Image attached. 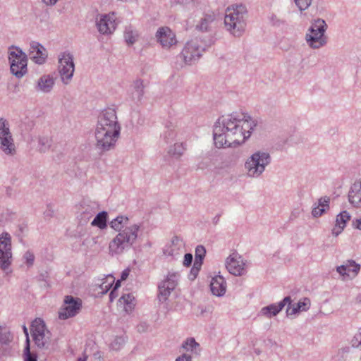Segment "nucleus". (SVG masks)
<instances>
[{
    "mask_svg": "<svg viewBox=\"0 0 361 361\" xmlns=\"http://www.w3.org/2000/svg\"><path fill=\"white\" fill-rule=\"evenodd\" d=\"M271 161V157L267 152L257 151L253 153L245 163L247 176L259 178Z\"/></svg>",
    "mask_w": 361,
    "mask_h": 361,
    "instance_id": "obj_4",
    "label": "nucleus"
},
{
    "mask_svg": "<svg viewBox=\"0 0 361 361\" xmlns=\"http://www.w3.org/2000/svg\"><path fill=\"white\" fill-rule=\"evenodd\" d=\"M138 35L131 27H126L124 31V39L128 45L133 44L137 39Z\"/></svg>",
    "mask_w": 361,
    "mask_h": 361,
    "instance_id": "obj_37",
    "label": "nucleus"
},
{
    "mask_svg": "<svg viewBox=\"0 0 361 361\" xmlns=\"http://www.w3.org/2000/svg\"><path fill=\"white\" fill-rule=\"evenodd\" d=\"M219 219H220V214H217L216 215L214 219H213V224L214 225H216L218 224V222L219 221Z\"/></svg>",
    "mask_w": 361,
    "mask_h": 361,
    "instance_id": "obj_60",
    "label": "nucleus"
},
{
    "mask_svg": "<svg viewBox=\"0 0 361 361\" xmlns=\"http://www.w3.org/2000/svg\"><path fill=\"white\" fill-rule=\"evenodd\" d=\"M294 2L302 13L311 6L312 0H294Z\"/></svg>",
    "mask_w": 361,
    "mask_h": 361,
    "instance_id": "obj_43",
    "label": "nucleus"
},
{
    "mask_svg": "<svg viewBox=\"0 0 361 361\" xmlns=\"http://www.w3.org/2000/svg\"><path fill=\"white\" fill-rule=\"evenodd\" d=\"M59 0H42V1L47 6L55 5Z\"/></svg>",
    "mask_w": 361,
    "mask_h": 361,
    "instance_id": "obj_58",
    "label": "nucleus"
},
{
    "mask_svg": "<svg viewBox=\"0 0 361 361\" xmlns=\"http://www.w3.org/2000/svg\"><path fill=\"white\" fill-rule=\"evenodd\" d=\"M350 343L352 346L355 348L361 346V328L359 329L358 332L356 333L351 339Z\"/></svg>",
    "mask_w": 361,
    "mask_h": 361,
    "instance_id": "obj_45",
    "label": "nucleus"
},
{
    "mask_svg": "<svg viewBox=\"0 0 361 361\" xmlns=\"http://www.w3.org/2000/svg\"><path fill=\"white\" fill-rule=\"evenodd\" d=\"M178 274L173 273L169 274L166 279L159 286V300L164 302L170 295L171 292L175 289L178 284Z\"/></svg>",
    "mask_w": 361,
    "mask_h": 361,
    "instance_id": "obj_13",
    "label": "nucleus"
},
{
    "mask_svg": "<svg viewBox=\"0 0 361 361\" xmlns=\"http://www.w3.org/2000/svg\"><path fill=\"white\" fill-rule=\"evenodd\" d=\"M94 135L95 147L102 154L110 150L115 146L120 131L96 128Z\"/></svg>",
    "mask_w": 361,
    "mask_h": 361,
    "instance_id": "obj_6",
    "label": "nucleus"
},
{
    "mask_svg": "<svg viewBox=\"0 0 361 361\" xmlns=\"http://www.w3.org/2000/svg\"><path fill=\"white\" fill-rule=\"evenodd\" d=\"M256 126V121L247 114L233 113L226 117L222 116L214 126L215 146L221 148L244 143Z\"/></svg>",
    "mask_w": 361,
    "mask_h": 361,
    "instance_id": "obj_1",
    "label": "nucleus"
},
{
    "mask_svg": "<svg viewBox=\"0 0 361 361\" xmlns=\"http://www.w3.org/2000/svg\"><path fill=\"white\" fill-rule=\"evenodd\" d=\"M360 270V265L354 260H347L343 264L337 267V272L345 279L346 277H355Z\"/></svg>",
    "mask_w": 361,
    "mask_h": 361,
    "instance_id": "obj_18",
    "label": "nucleus"
},
{
    "mask_svg": "<svg viewBox=\"0 0 361 361\" xmlns=\"http://www.w3.org/2000/svg\"><path fill=\"white\" fill-rule=\"evenodd\" d=\"M205 254L206 250H195V262L190 271V274L193 276V279L196 278L201 269Z\"/></svg>",
    "mask_w": 361,
    "mask_h": 361,
    "instance_id": "obj_26",
    "label": "nucleus"
},
{
    "mask_svg": "<svg viewBox=\"0 0 361 361\" xmlns=\"http://www.w3.org/2000/svg\"><path fill=\"white\" fill-rule=\"evenodd\" d=\"M132 87L133 89L131 93L132 99L137 102L141 101L145 92V85H144V81L142 79H137L133 82Z\"/></svg>",
    "mask_w": 361,
    "mask_h": 361,
    "instance_id": "obj_27",
    "label": "nucleus"
},
{
    "mask_svg": "<svg viewBox=\"0 0 361 361\" xmlns=\"http://www.w3.org/2000/svg\"><path fill=\"white\" fill-rule=\"evenodd\" d=\"M191 356L187 354H183L178 357L175 361H191Z\"/></svg>",
    "mask_w": 361,
    "mask_h": 361,
    "instance_id": "obj_53",
    "label": "nucleus"
},
{
    "mask_svg": "<svg viewBox=\"0 0 361 361\" xmlns=\"http://www.w3.org/2000/svg\"><path fill=\"white\" fill-rule=\"evenodd\" d=\"M28 56L35 63L43 64L47 58V52L40 43L32 41L30 43Z\"/></svg>",
    "mask_w": 361,
    "mask_h": 361,
    "instance_id": "obj_14",
    "label": "nucleus"
},
{
    "mask_svg": "<svg viewBox=\"0 0 361 361\" xmlns=\"http://www.w3.org/2000/svg\"><path fill=\"white\" fill-rule=\"evenodd\" d=\"M59 64L61 80L64 84H68L73 78L75 71L73 56L69 52H63L59 56Z\"/></svg>",
    "mask_w": 361,
    "mask_h": 361,
    "instance_id": "obj_8",
    "label": "nucleus"
},
{
    "mask_svg": "<svg viewBox=\"0 0 361 361\" xmlns=\"http://www.w3.org/2000/svg\"><path fill=\"white\" fill-rule=\"evenodd\" d=\"M81 306V300L79 298H74L71 295L66 296L63 307L59 312V318L66 319L75 316L79 312Z\"/></svg>",
    "mask_w": 361,
    "mask_h": 361,
    "instance_id": "obj_11",
    "label": "nucleus"
},
{
    "mask_svg": "<svg viewBox=\"0 0 361 361\" xmlns=\"http://www.w3.org/2000/svg\"><path fill=\"white\" fill-rule=\"evenodd\" d=\"M16 216V214L9 209H6L0 213V226H4L8 222L13 220Z\"/></svg>",
    "mask_w": 361,
    "mask_h": 361,
    "instance_id": "obj_39",
    "label": "nucleus"
},
{
    "mask_svg": "<svg viewBox=\"0 0 361 361\" xmlns=\"http://www.w3.org/2000/svg\"><path fill=\"white\" fill-rule=\"evenodd\" d=\"M16 51H12L9 54L10 65L11 63L21 65V63L27 64V56L20 48L16 47Z\"/></svg>",
    "mask_w": 361,
    "mask_h": 361,
    "instance_id": "obj_29",
    "label": "nucleus"
},
{
    "mask_svg": "<svg viewBox=\"0 0 361 361\" xmlns=\"http://www.w3.org/2000/svg\"><path fill=\"white\" fill-rule=\"evenodd\" d=\"M114 281H115V279L114 278V276L111 275H109L106 278V281H104L100 285V288L102 290V293H107L108 290L112 287L113 284L114 283Z\"/></svg>",
    "mask_w": 361,
    "mask_h": 361,
    "instance_id": "obj_42",
    "label": "nucleus"
},
{
    "mask_svg": "<svg viewBox=\"0 0 361 361\" xmlns=\"http://www.w3.org/2000/svg\"><path fill=\"white\" fill-rule=\"evenodd\" d=\"M12 188L11 187H6V192L8 197L11 196Z\"/></svg>",
    "mask_w": 361,
    "mask_h": 361,
    "instance_id": "obj_62",
    "label": "nucleus"
},
{
    "mask_svg": "<svg viewBox=\"0 0 361 361\" xmlns=\"http://www.w3.org/2000/svg\"><path fill=\"white\" fill-rule=\"evenodd\" d=\"M108 213L105 211L99 212L93 219L91 225L97 226L100 229H104L107 227Z\"/></svg>",
    "mask_w": 361,
    "mask_h": 361,
    "instance_id": "obj_31",
    "label": "nucleus"
},
{
    "mask_svg": "<svg viewBox=\"0 0 361 361\" xmlns=\"http://www.w3.org/2000/svg\"><path fill=\"white\" fill-rule=\"evenodd\" d=\"M290 297L286 296L278 303L271 304L262 307L259 312V316H263L270 319L272 317L276 316L287 304L290 305Z\"/></svg>",
    "mask_w": 361,
    "mask_h": 361,
    "instance_id": "obj_15",
    "label": "nucleus"
},
{
    "mask_svg": "<svg viewBox=\"0 0 361 361\" xmlns=\"http://www.w3.org/2000/svg\"><path fill=\"white\" fill-rule=\"evenodd\" d=\"M171 246L177 248H181L185 246V243L182 238L178 236H174L171 240Z\"/></svg>",
    "mask_w": 361,
    "mask_h": 361,
    "instance_id": "obj_47",
    "label": "nucleus"
},
{
    "mask_svg": "<svg viewBox=\"0 0 361 361\" xmlns=\"http://www.w3.org/2000/svg\"><path fill=\"white\" fill-rule=\"evenodd\" d=\"M166 130L162 135V137L166 144L171 143L176 135L175 126L171 122H167L166 124Z\"/></svg>",
    "mask_w": 361,
    "mask_h": 361,
    "instance_id": "obj_33",
    "label": "nucleus"
},
{
    "mask_svg": "<svg viewBox=\"0 0 361 361\" xmlns=\"http://www.w3.org/2000/svg\"><path fill=\"white\" fill-rule=\"evenodd\" d=\"M98 31L102 35L111 34L116 29V23L114 14L101 16L99 20L97 21Z\"/></svg>",
    "mask_w": 361,
    "mask_h": 361,
    "instance_id": "obj_16",
    "label": "nucleus"
},
{
    "mask_svg": "<svg viewBox=\"0 0 361 361\" xmlns=\"http://www.w3.org/2000/svg\"><path fill=\"white\" fill-rule=\"evenodd\" d=\"M27 231V225L20 224L18 226V231H17V235L20 236L21 234L24 233Z\"/></svg>",
    "mask_w": 361,
    "mask_h": 361,
    "instance_id": "obj_54",
    "label": "nucleus"
},
{
    "mask_svg": "<svg viewBox=\"0 0 361 361\" xmlns=\"http://www.w3.org/2000/svg\"><path fill=\"white\" fill-rule=\"evenodd\" d=\"M54 85V78L52 75H43L41 76L36 86V90L37 91H41L44 93H49L51 91Z\"/></svg>",
    "mask_w": 361,
    "mask_h": 361,
    "instance_id": "obj_23",
    "label": "nucleus"
},
{
    "mask_svg": "<svg viewBox=\"0 0 361 361\" xmlns=\"http://www.w3.org/2000/svg\"><path fill=\"white\" fill-rule=\"evenodd\" d=\"M122 280H118L115 284H114V286L113 288L114 290H117V289L121 286V282Z\"/></svg>",
    "mask_w": 361,
    "mask_h": 361,
    "instance_id": "obj_61",
    "label": "nucleus"
},
{
    "mask_svg": "<svg viewBox=\"0 0 361 361\" xmlns=\"http://www.w3.org/2000/svg\"><path fill=\"white\" fill-rule=\"evenodd\" d=\"M288 307L286 309V314L288 317L296 315L300 312H305L308 310L311 305L310 300L307 298H304L299 300L297 303L287 304Z\"/></svg>",
    "mask_w": 361,
    "mask_h": 361,
    "instance_id": "obj_19",
    "label": "nucleus"
},
{
    "mask_svg": "<svg viewBox=\"0 0 361 361\" xmlns=\"http://www.w3.org/2000/svg\"><path fill=\"white\" fill-rule=\"evenodd\" d=\"M193 256L190 253H187L184 256L183 264L185 267H190L192 264Z\"/></svg>",
    "mask_w": 361,
    "mask_h": 361,
    "instance_id": "obj_51",
    "label": "nucleus"
},
{
    "mask_svg": "<svg viewBox=\"0 0 361 361\" xmlns=\"http://www.w3.org/2000/svg\"><path fill=\"white\" fill-rule=\"evenodd\" d=\"M23 331H24V332H25V335H26V336H27V339H28V340H29V338H28L27 329V328H26V326H23ZM27 340H26V342H27Z\"/></svg>",
    "mask_w": 361,
    "mask_h": 361,
    "instance_id": "obj_63",
    "label": "nucleus"
},
{
    "mask_svg": "<svg viewBox=\"0 0 361 361\" xmlns=\"http://www.w3.org/2000/svg\"><path fill=\"white\" fill-rule=\"evenodd\" d=\"M246 264L242 256L236 252H233L226 261V267L229 273L235 276H241L245 273Z\"/></svg>",
    "mask_w": 361,
    "mask_h": 361,
    "instance_id": "obj_12",
    "label": "nucleus"
},
{
    "mask_svg": "<svg viewBox=\"0 0 361 361\" xmlns=\"http://www.w3.org/2000/svg\"><path fill=\"white\" fill-rule=\"evenodd\" d=\"M0 149L7 156H14L16 147L10 123L4 118H0Z\"/></svg>",
    "mask_w": 361,
    "mask_h": 361,
    "instance_id": "obj_7",
    "label": "nucleus"
},
{
    "mask_svg": "<svg viewBox=\"0 0 361 361\" xmlns=\"http://www.w3.org/2000/svg\"><path fill=\"white\" fill-rule=\"evenodd\" d=\"M139 228L138 225L133 224L130 226H126L121 231L113 240L117 244V248H120V246H123L121 248H124V247L133 245L137 238Z\"/></svg>",
    "mask_w": 361,
    "mask_h": 361,
    "instance_id": "obj_10",
    "label": "nucleus"
},
{
    "mask_svg": "<svg viewBox=\"0 0 361 361\" xmlns=\"http://www.w3.org/2000/svg\"><path fill=\"white\" fill-rule=\"evenodd\" d=\"M348 197L349 202L353 207L356 208L361 207V180H356L351 185Z\"/></svg>",
    "mask_w": 361,
    "mask_h": 361,
    "instance_id": "obj_20",
    "label": "nucleus"
},
{
    "mask_svg": "<svg viewBox=\"0 0 361 361\" xmlns=\"http://www.w3.org/2000/svg\"><path fill=\"white\" fill-rule=\"evenodd\" d=\"M128 218L125 216H118L110 222V226L115 231L119 232L128 224Z\"/></svg>",
    "mask_w": 361,
    "mask_h": 361,
    "instance_id": "obj_34",
    "label": "nucleus"
},
{
    "mask_svg": "<svg viewBox=\"0 0 361 361\" xmlns=\"http://www.w3.org/2000/svg\"><path fill=\"white\" fill-rule=\"evenodd\" d=\"M214 42L212 38L203 40L196 37L188 41L184 46L180 57L183 58L185 64L191 65L197 61L205 50L211 47Z\"/></svg>",
    "mask_w": 361,
    "mask_h": 361,
    "instance_id": "obj_3",
    "label": "nucleus"
},
{
    "mask_svg": "<svg viewBox=\"0 0 361 361\" xmlns=\"http://www.w3.org/2000/svg\"><path fill=\"white\" fill-rule=\"evenodd\" d=\"M156 37L161 45L164 48H170L176 44L175 34L172 30L167 27H160L156 33Z\"/></svg>",
    "mask_w": 361,
    "mask_h": 361,
    "instance_id": "obj_17",
    "label": "nucleus"
},
{
    "mask_svg": "<svg viewBox=\"0 0 361 361\" xmlns=\"http://www.w3.org/2000/svg\"><path fill=\"white\" fill-rule=\"evenodd\" d=\"M11 72L16 78H22L27 71V63H21V65L11 63L10 65Z\"/></svg>",
    "mask_w": 361,
    "mask_h": 361,
    "instance_id": "obj_35",
    "label": "nucleus"
},
{
    "mask_svg": "<svg viewBox=\"0 0 361 361\" xmlns=\"http://www.w3.org/2000/svg\"><path fill=\"white\" fill-rule=\"evenodd\" d=\"M350 215L347 211H343L336 216V225L332 229V234L337 236L340 234L347 222L350 219Z\"/></svg>",
    "mask_w": 361,
    "mask_h": 361,
    "instance_id": "obj_24",
    "label": "nucleus"
},
{
    "mask_svg": "<svg viewBox=\"0 0 361 361\" xmlns=\"http://www.w3.org/2000/svg\"><path fill=\"white\" fill-rule=\"evenodd\" d=\"M247 18L248 12L245 5H232L226 10L224 24L233 36L240 37L245 32Z\"/></svg>",
    "mask_w": 361,
    "mask_h": 361,
    "instance_id": "obj_2",
    "label": "nucleus"
},
{
    "mask_svg": "<svg viewBox=\"0 0 361 361\" xmlns=\"http://www.w3.org/2000/svg\"><path fill=\"white\" fill-rule=\"evenodd\" d=\"M212 16H207L202 18L200 23L196 25V29L200 31H207L209 24L213 21Z\"/></svg>",
    "mask_w": 361,
    "mask_h": 361,
    "instance_id": "obj_40",
    "label": "nucleus"
},
{
    "mask_svg": "<svg viewBox=\"0 0 361 361\" xmlns=\"http://www.w3.org/2000/svg\"><path fill=\"white\" fill-rule=\"evenodd\" d=\"M123 343L124 340L122 337H116L111 343V348L114 350H118Z\"/></svg>",
    "mask_w": 361,
    "mask_h": 361,
    "instance_id": "obj_49",
    "label": "nucleus"
},
{
    "mask_svg": "<svg viewBox=\"0 0 361 361\" xmlns=\"http://www.w3.org/2000/svg\"><path fill=\"white\" fill-rule=\"evenodd\" d=\"M130 269L128 268L124 269L121 275V280L125 281L129 276L130 274Z\"/></svg>",
    "mask_w": 361,
    "mask_h": 361,
    "instance_id": "obj_55",
    "label": "nucleus"
},
{
    "mask_svg": "<svg viewBox=\"0 0 361 361\" xmlns=\"http://www.w3.org/2000/svg\"><path fill=\"white\" fill-rule=\"evenodd\" d=\"M325 208H322L319 206L313 208L312 214L314 217L321 216L325 212Z\"/></svg>",
    "mask_w": 361,
    "mask_h": 361,
    "instance_id": "obj_50",
    "label": "nucleus"
},
{
    "mask_svg": "<svg viewBox=\"0 0 361 361\" xmlns=\"http://www.w3.org/2000/svg\"><path fill=\"white\" fill-rule=\"evenodd\" d=\"M44 215L46 218H51L54 215V210L50 205L47 206V209L44 211Z\"/></svg>",
    "mask_w": 361,
    "mask_h": 361,
    "instance_id": "obj_52",
    "label": "nucleus"
},
{
    "mask_svg": "<svg viewBox=\"0 0 361 361\" xmlns=\"http://www.w3.org/2000/svg\"><path fill=\"white\" fill-rule=\"evenodd\" d=\"M11 250H0V269L3 270L6 274L11 272L10 266L12 262Z\"/></svg>",
    "mask_w": 361,
    "mask_h": 361,
    "instance_id": "obj_25",
    "label": "nucleus"
},
{
    "mask_svg": "<svg viewBox=\"0 0 361 361\" xmlns=\"http://www.w3.org/2000/svg\"><path fill=\"white\" fill-rule=\"evenodd\" d=\"M188 0H171V4H186Z\"/></svg>",
    "mask_w": 361,
    "mask_h": 361,
    "instance_id": "obj_59",
    "label": "nucleus"
},
{
    "mask_svg": "<svg viewBox=\"0 0 361 361\" xmlns=\"http://www.w3.org/2000/svg\"><path fill=\"white\" fill-rule=\"evenodd\" d=\"M354 228L361 230V219H357L353 221Z\"/></svg>",
    "mask_w": 361,
    "mask_h": 361,
    "instance_id": "obj_56",
    "label": "nucleus"
},
{
    "mask_svg": "<svg viewBox=\"0 0 361 361\" xmlns=\"http://www.w3.org/2000/svg\"><path fill=\"white\" fill-rule=\"evenodd\" d=\"M99 209V204L94 201L83 200L80 204V212L85 219H90Z\"/></svg>",
    "mask_w": 361,
    "mask_h": 361,
    "instance_id": "obj_21",
    "label": "nucleus"
},
{
    "mask_svg": "<svg viewBox=\"0 0 361 361\" xmlns=\"http://www.w3.org/2000/svg\"><path fill=\"white\" fill-rule=\"evenodd\" d=\"M329 202H330V198L327 196H324L321 197L319 200V204L318 206L322 208H325L326 209H329Z\"/></svg>",
    "mask_w": 361,
    "mask_h": 361,
    "instance_id": "obj_48",
    "label": "nucleus"
},
{
    "mask_svg": "<svg viewBox=\"0 0 361 361\" xmlns=\"http://www.w3.org/2000/svg\"><path fill=\"white\" fill-rule=\"evenodd\" d=\"M24 259L25 260V263L28 267H32L34 264L35 256L33 253L30 251H27L24 255Z\"/></svg>",
    "mask_w": 361,
    "mask_h": 361,
    "instance_id": "obj_46",
    "label": "nucleus"
},
{
    "mask_svg": "<svg viewBox=\"0 0 361 361\" xmlns=\"http://www.w3.org/2000/svg\"><path fill=\"white\" fill-rule=\"evenodd\" d=\"M212 293L216 296H222L226 290V283L222 276L217 275L212 278L210 283Z\"/></svg>",
    "mask_w": 361,
    "mask_h": 361,
    "instance_id": "obj_22",
    "label": "nucleus"
},
{
    "mask_svg": "<svg viewBox=\"0 0 361 361\" xmlns=\"http://www.w3.org/2000/svg\"><path fill=\"white\" fill-rule=\"evenodd\" d=\"M185 151L183 143H176L173 147H170L169 154L173 156L180 157Z\"/></svg>",
    "mask_w": 361,
    "mask_h": 361,
    "instance_id": "obj_41",
    "label": "nucleus"
},
{
    "mask_svg": "<svg viewBox=\"0 0 361 361\" xmlns=\"http://www.w3.org/2000/svg\"><path fill=\"white\" fill-rule=\"evenodd\" d=\"M31 331L32 334L49 331L47 329L44 322L40 318H37L32 322Z\"/></svg>",
    "mask_w": 361,
    "mask_h": 361,
    "instance_id": "obj_36",
    "label": "nucleus"
},
{
    "mask_svg": "<svg viewBox=\"0 0 361 361\" xmlns=\"http://www.w3.org/2000/svg\"><path fill=\"white\" fill-rule=\"evenodd\" d=\"M96 128L120 131L116 110L112 108L104 109L98 117Z\"/></svg>",
    "mask_w": 361,
    "mask_h": 361,
    "instance_id": "obj_9",
    "label": "nucleus"
},
{
    "mask_svg": "<svg viewBox=\"0 0 361 361\" xmlns=\"http://www.w3.org/2000/svg\"><path fill=\"white\" fill-rule=\"evenodd\" d=\"M327 29V25L324 20L317 18L312 23L306 34V40L310 47L319 49L326 44L327 37L324 33Z\"/></svg>",
    "mask_w": 361,
    "mask_h": 361,
    "instance_id": "obj_5",
    "label": "nucleus"
},
{
    "mask_svg": "<svg viewBox=\"0 0 361 361\" xmlns=\"http://www.w3.org/2000/svg\"><path fill=\"white\" fill-rule=\"evenodd\" d=\"M24 361H37V355L30 353L28 339L24 348Z\"/></svg>",
    "mask_w": 361,
    "mask_h": 361,
    "instance_id": "obj_44",
    "label": "nucleus"
},
{
    "mask_svg": "<svg viewBox=\"0 0 361 361\" xmlns=\"http://www.w3.org/2000/svg\"><path fill=\"white\" fill-rule=\"evenodd\" d=\"M118 302L123 305L124 310L128 314L133 311L136 305L135 298L132 293L123 294Z\"/></svg>",
    "mask_w": 361,
    "mask_h": 361,
    "instance_id": "obj_28",
    "label": "nucleus"
},
{
    "mask_svg": "<svg viewBox=\"0 0 361 361\" xmlns=\"http://www.w3.org/2000/svg\"><path fill=\"white\" fill-rule=\"evenodd\" d=\"M117 293L116 290L112 289V290L110 292L109 294V300L111 302H112L116 297H117Z\"/></svg>",
    "mask_w": 361,
    "mask_h": 361,
    "instance_id": "obj_57",
    "label": "nucleus"
},
{
    "mask_svg": "<svg viewBox=\"0 0 361 361\" xmlns=\"http://www.w3.org/2000/svg\"><path fill=\"white\" fill-rule=\"evenodd\" d=\"M51 142L52 140L51 137L48 136H40L38 139L39 151L43 153L47 152L51 145Z\"/></svg>",
    "mask_w": 361,
    "mask_h": 361,
    "instance_id": "obj_38",
    "label": "nucleus"
},
{
    "mask_svg": "<svg viewBox=\"0 0 361 361\" xmlns=\"http://www.w3.org/2000/svg\"><path fill=\"white\" fill-rule=\"evenodd\" d=\"M182 348L186 351H190L193 354L199 355L201 351L200 344L194 338H187L182 344Z\"/></svg>",
    "mask_w": 361,
    "mask_h": 361,
    "instance_id": "obj_32",
    "label": "nucleus"
},
{
    "mask_svg": "<svg viewBox=\"0 0 361 361\" xmlns=\"http://www.w3.org/2000/svg\"><path fill=\"white\" fill-rule=\"evenodd\" d=\"M35 343L38 348H47L50 342L51 333L50 331H45L42 333H37L32 334Z\"/></svg>",
    "mask_w": 361,
    "mask_h": 361,
    "instance_id": "obj_30",
    "label": "nucleus"
},
{
    "mask_svg": "<svg viewBox=\"0 0 361 361\" xmlns=\"http://www.w3.org/2000/svg\"><path fill=\"white\" fill-rule=\"evenodd\" d=\"M77 361H85V359L83 358H79Z\"/></svg>",
    "mask_w": 361,
    "mask_h": 361,
    "instance_id": "obj_64",
    "label": "nucleus"
}]
</instances>
